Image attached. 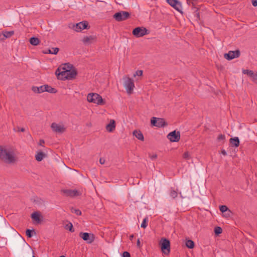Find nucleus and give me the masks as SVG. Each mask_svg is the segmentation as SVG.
I'll use <instances>...</instances> for the list:
<instances>
[{
	"label": "nucleus",
	"instance_id": "obj_35",
	"mask_svg": "<svg viewBox=\"0 0 257 257\" xmlns=\"http://www.w3.org/2000/svg\"><path fill=\"white\" fill-rule=\"evenodd\" d=\"M72 66L69 64H65L63 66L60 67L58 68H66V69L72 70Z\"/></svg>",
	"mask_w": 257,
	"mask_h": 257
},
{
	"label": "nucleus",
	"instance_id": "obj_40",
	"mask_svg": "<svg viewBox=\"0 0 257 257\" xmlns=\"http://www.w3.org/2000/svg\"><path fill=\"white\" fill-rule=\"evenodd\" d=\"M218 141H224L225 140V136L222 134L219 135L217 137Z\"/></svg>",
	"mask_w": 257,
	"mask_h": 257
},
{
	"label": "nucleus",
	"instance_id": "obj_31",
	"mask_svg": "<svg viewBox=\"0 0 257 257\" xmlns=\"http://www.w3.org/2000/svg\"><path fill=\"white\" fill-rule=\"evenodd\" d=\"M187 2L189 5H192L193 8H196L197 0H187Z\"/></svg>",
	"mask_w": 257,
	"mask_h": 257
},
{
	"label": "nucleus",
	"instance_id": "obj_41",
	"mask_svg": "<svg viewBox=\"0 0 257 257\" xmlns=\"http://www.w3.org/2000/svg\"><path fill=\"white\" fill-rule=\"evenodd\" d=\"M130 253L127 251H124L122 253V257H130Z\"/></svg>",
	"mask_w": 257,
	"mask_h": 257
},
{
	"label": "nucleus",
	"instance_id": "obj_11",
	"mask_svg": "<svg viewBox=\"0 0 257 257\" xmlns=\"http://www.w3.org/2000/svg\"><path fill=\"white\" fill-rule=\"evenodd\" d=\"M52 130L57 133H62L65 132L66 128L62 123H57L53 122L51 126Z\"/></svg>",
	"mask_w": 257,
	"mask_h": 257
},
{
	"label": "nucleus",
	"instance_id": "obj_33",
	"mask_svg": "<svg viewBox=\"0 0 257 257\" xmlns=\"http://www.w3.org/2000/svg\"><path fill=\"white\" fill-rule=\"evenodd\" d=\"M222 231V229L220 227L216 226L214 228V232L216 234H220Z\"/></svg>",
	"mask_w": 257,
	"mask_h": 257
},
{
	"label": "nucleus",
	"instance_id": "obj_46",
	"mask_svg": "<svg viewBox=\"0 0 257 257\" xmlns=\"http://www.w3.org/2000/svg\"><path fill=\"white\" fill-rule=\"evenodd\" d=\"M221 154L224 156L227 155V153L224 150H221Z\"/></svg>",
	"mask_w": 257,
	"mask_h": 257
},
{
	"label": "nucleus",
	"instance_id": "obj_5",
	"mask_svg": "<svg viewBox=\"0 0 257 257\" xmlns=\"http://www.w3.org/2000/svg\"><path fill=\"white\" fill-rule=\"evenodd\" d=\"M160 244L162 252L168 254L170 251V241L165 238H162L160 241Z\"/></svg>",
	"mask_w": 257,
	"mask_h": 257
},
{
	"label": "nucleus",
	"instance_id": "obj_32",
	"mask_svg": "<svg viewBox=\"0 0 257 257\" xmlns=\"http://www.w3.org/2000/svg\"><path fill=\"white\" fill-rule=\"evenodd\" d=\"M170 195L172 198H175L178 196V193L174 190H171L170 191Z\"/></svg>",
	"mask_w": 257,
	"mask_h": 257
},
{
	"label": "nucleus",
	"instance_id": "obj_43",
	"mask_svg": "<svg viewBox=\"0 0 257 257\" xmlns=\"http://www.w3.org/2000/svg\"><path fill=\"white\" fill-rule=\"evenodd\" d=\"M251 2H252V5H253V6H254V7L257 6V0H252Z\"/></svg>",
	"mask_w": 257,
	"mask_h": 257
},
{
	"label": "nucleus",
	"instance_id": "obj_22",
	"mask_svg": "<svg viewBox=\"0 0 257 257\" xmlns=\"http://www.w3.org/2000/svg\"><path fill=\"white\" fill-rule=\"evenodd\" d=\"M133 135L135 136L138 140L144 141V137L143 134L140 131L135 130L133 132Z\"/></svg>",
	"mask_w": 257,
	"mask_h": 257
},
{
	"label": "nucleus",
	"instance_id": "obj_37",
	"mask_svg": "<svg viewBox=\"0 0 257 257\" xmlns=\"http://www.w3.org/2000/svg\"><path fill=\"white\" fill-rule=\"evenodd\" d=\"M183 158L186 160H189L191 158V156L188 152H186L183 154Z\"/></svg>",
	"mask_w": 257,
	"mask_h": 257
},
{
	"label": "nucleus",
	"instance_id": "obj_8",
	"mask_svg": "<svg viewBox=\"0 0 257 257\" xmlns=\"http://www.w3.org/2000/svg\"><path fill=\"white\" fill-rule=\"evenodd\" d=\"M130 16V14L127 12L121 11L118 13H115L113 18L117 21H122L127 19Z\"/></svg>",
	"mask_w": 257,
	"mask_h": 257
},
{
	"label": "nucleus",
	"instance_id": "obj_6",
	"mask_svg": "<svg viewBox=\"0 0 257 257\" xmlns=\"http://www.w3.org/2000/svg\"><path fill=\"white\" fill-rule=\"evenodd\" d=\"M134 36L137 38L142 37L148 34V30L144 27H137L132 32Z\"/></svg>",
	"mask_w": 257,
	"mask_h": 257
},
{
	"label": "nucleus",
	"instance_id": "obj_24",
	"mask_svg": "<svg viewBox=\"0 0 257 257\" xmlns=\"http://www.w3.org/2000/svg\"><path fill=\"white\" fill-rule=\"evenodd\" d=\"M30 43L33 46H37L40 43V40L37 38L32 37L30 39Z\"/></svg>",
	"mask_w": 257,
	"mask_h": 257
},
{
	"label": "nucleus",
	"instance_id": "obj_16",
	"mask_svg": "<svg viewBox=\"0 0 257 257\" xmlns=\"http://www.w3.org/2000/svg\"><path fill=\"white\" fill-rule=\"evenodd\" d=\"M64 195L70 197H75L80 195V193L77 190L65 189L62 191Z\"/></svg>",
	"mask_w": 257,
	"mask_h": 257
},
{
	"label": "nucleus",
	"instance_id": "obj_39",
	"mask_svg": "<svg viewBox=\"0 0 257 257\" xmlns=\"http://www.w3.org/2000/svg\"><path fill=\"white\" fill-rule=\"evenodd\" d=\"M72 212L75 213L77 215H80L81 214V212L79 209H72Z\"/></svg>",
	"mask_w": 257,
	"mask_h": 257
},
{
	"label": "nucleus",
	"instance_id": "obj_23",
	"mask_svg": "<svg viewBox=\"0 0 257 257\" xmlns=\"http://www.w3.org/2000/svg\"><path fill=\"white\" fill-rule=\"evenodd\" d=\"M229 141L231 146L233 147H237L239 145V140L238 137L231 138Z\"/></svg>",
	"mask_w": 257,
	"mask_h": 257
},
{
	"label": "nucleus",
	"instance_id": "obj_42",
	"mask_svg": "<svg viewBox=\"0 0 257 257\" xmlns=\"http://www.w3.org/2000/svg\"><path fill=\"white\" fill-rule=\"evenodd\" d=\"M149 157L152 160H155L157 158V155L156 154H150Z\"/></svg>",
	"mask_w": 257,
	"mask_h": 257
},
{
	"label": "nucleus",
	"instance_id": "obj_4",
	"mask_svg": "<svg viewBox=\"0 0 257 257\" xmlns=\"http://www.w3.org/2000/svg\"><path fill=\"white\" fill-rule=\"evenodd\" d=\"M123 80L124 81L123 85L127 93L128 94H132L135 88L134 80L127 76H124L123 77Z\"/></svg>",
	"mask_w": 257,
	"mask_h": 257
},
{
	"label": "nucleus",
	"instance_id": "obj_51",
	"mask_svg": "<svg viewBox=\"0 0 257 257\" xmlns=\"http://www.w3.org/2000/svg\"><path fill=\"white\" fill-rule=\"evenodd\" d=\"M33 257H35V255H33Z\"/></svg>",
	"mask_w": 257,
	"mask_h": 257
},
{
	"label": "nucleus",
	"instance_id": "obj_1",
	"mask_svg": "<svg viewBox=\"0 0 257 257\" xmlns=\"http://www.w3.org/2000/svg\"><path fill=\"white\" fill-rule=\"evenodd\" d=\"M0 160L8 164H14L18 161L16 150L7 145L0 146Z\"/></svg>",
	"mask_w": 257,
	"mask_h": 257
},
{
	"label": "nucleus",
	"instance_id": "obj_18",
	"mask_svg": "<svg viewBox=\"0 0 257 257\" xmlns=\"http://www.w3.org/2000/svg\"><path fill=\"white\" fill-rule=\"evenodd\" d=\"M97 38L96 36L91 35L84 37L82 40V41L84 45H87L95 42Z\"/></svg>",
	"mask_w": 257,
	"mask_h": 257
},
{
	"label": "nucleus",
	"instance_id": "obj_3",
	"mask_svg": "<svg viewBox=\"0 0 257 257\" xmlns=\"http://www.w3.org/2000/svg\"><path fill=\"white\" fill-rule=\"evenodd\" d=\"M87 100L89 102H92L97 105H103L105 103L102 97L96 93H90L87 95Z\"/></svg>",
	"mask_w": 257,
	"mask_h": 257
},
{
	"label": "nucleus",
	"instance_id": "obj_9",
	"mask_svg": "<svg viewBox=\"0 0 257 257\" xmlns=\"http://www.w3.org/2000/svg\"><path fill=\"white\" fill-rule=\"evenodd\" d=\"M167 3L173 7L174 9L179 12L182 13V4L178 0H166Z\"/></svg>",
	"mask_w": 257,
	"mask_h": 257
},
{
	"label": "nucleus",
	"instance_id": "obj_29",
	"mask_svg": "<svg viewBox=\"0 0 257 257\" xmlns=\"http://www.w3.org/2000/svg\"><path fill=\"white\" fill-rule=\"evenodd\" d=\"M26 234L28 237L31 238L33 236V234H36V232L34 230L28 229L26 231Z\"/></svg>",
	"mask_w": 257,
	"mask_h": 257
},
{
	"label": "nucleus",
	"instance_id": "obj_15",
	"mask_svg": "<svg viewBox=\"0 0 257 257\" xmlns=\"http://www.w3.org/2000/svg\"><path fill=\"white\" fill-rule=\"evenodd\" d=\"M240 55V52L239 50H236L234 51H229L228 53L224 54V57L227 60H232L235 58H237Z\"/></svg>",
	"mask_w": 257,
	"mask_h": 257
},
{
	"label": "nucleus",
	"instance_id": "obj_47",
	"mask_svg": "<svg viewBox=\"0 0 257 257\" xmlns=\"http://www.w3.org/2000/svg\"><path fill=\"white\" fill-rule=\"evenodd\" d=\"M140 240H139V239H138V241H137V245H138V246H139V245H140Z\"/></svg>",
	"mask_w": 257,
	"mask_h": 257
},
{
	"label": "nucleus",
	"instance_id": "obj_21",
	"mask_svg": "<svg viewBox=\"0 0 257 257\" xmlns=\"http://www.w3.org/2000/svg\"><path fill=\"white\" fill-rule=\"evenodd\" d=\"M219 210L222 213L225 212V215L226 217H229L230 216V211L229 210H228V208H227V207L226 206H225V205L220 206Z\"/></svg>",
	"mask_w": 257,
	"mask_h": 257
},
{
	"label": "nucleus",
	"instance_id": "obj_12",
	"mask_svg": "<svg viewBox=\"0 0 257 257\" xmlns=\"http://www.w3.org/2000/svg\"><path fill=\"white\" fill-rule=\"evenodd\" d=\"M167 138L171 142H177L180 140V133L179 132H176V131H173L167 135Z\"/></svg>",
	"mask_w": 257,
	"mask_h": 257
},
{
	"label": "nucleus",
	"instance_id": "obj_25",
	"mask_svg": "<svg viewBox=\"0 0 257 257\" xmlns=\"http://www.w3.org/2000/svg\"><path fill=\"white\" fill-rule=\"evenodd\" d=\"M45 92H48L51 93H56L57 92L55 88H53L48 85H45Z\"/></svg>",
	"mask_w": 257,
	"mask_h": 257
},
{
	"label": "nucleus",
	"instance_id": "obj_34",
	"mask_svg": "<svg viewBox=\"0 0 257 257\" xmlns=\"http://www.w3.org/2000/svg\"><path fill=\"white\" fill-rule=\"evenodd\" d=\"M148 219L147 217L143 219V221L141 225V227L145 228L147 226Z\"/></svg>",
	"mask_w": 257,
	"mask_h": 257
},
{
	"label": "nucleus",
	"instance_id": "obj_20",
	"mask_svg": "<svg viewBox=\"0 0 257 257\" xmlns=\"http://www.w3.org/2000/svg\"><path fill=\"white\" fill-rule=\"evenodd\" d=\"M115 128V122L114 120L111 119L109 123L106 125V129L108 132H112Z\"/></svg>",
	"mask_w": 257,
	"mask_h": 257
},
{
	"label": "nucleus",
	"instance_id": "obj_13",
	"mask_svg": "<svg viewBox=\"0 0 257 257\" xmlns=\"http://www.w3.org/2000/svg\"><path fill=\"white\" fill-rule=\"evenodd\" d=\"M88 25L87 21H82L74 25L73 29L76 32H80L84 29H87Z\"/></svg>",
	"mask_w": 257,
	"mask_h": 257
},
{
	"label": "nucleus",
	"instance_id": "obj_49",
	"mask_svg": "<svg viewBox=\"0 0 257 257\" xmlns=\"http://www.w3.org/2000/svg\"><path fill=\"white\" fill-rule=\"evenodd\" d=\"M133 237H134V235H132L130 236V238H131V239H132Z\"/></svg>",
	"mask_w": 257,
	"mask_h": 257
},
{
	"label": "nucleus",
	"instance_id": "obj_45",
	"mask_svg": "<svg viewBox=\"0 0 257 257\" xmlns=\"http://www.w3.org/2000/svg\"><path fill=\"white\" fill-rule=\"evenodd\" d=\"M44 143H45L44 141L43 140H41L39 142V145L41 146H43Z\"/></svg>",
	"mask_w": 257,
	"mask_h": 257
},
{
	"label": "nucleus",
	"instance_id": "obj_38",
	"mask_svg": "<svg viewBox=\"0 0 257 257\" xmlns=\"http://www.w3.org/2000/svg\"><path fill=\"white\" fill-rule=\"evenodd\" d=\"M143 72L142 70H138L134 74L133 76L134 77H136L137 76H141L143 75Z\"/></svg>",
	"mask_w": 257,
	"mask_h": 257
},
{
	"label": "nucleus",
	"instance_id": "obj_50",
	"mask_svg": "<svg viewBox=\"0 0 257 257\" xmlns=\"http://www.w3.org/2000/svg\"><path fill=\"white\" fill-rule=\"evenodd\" d=\"M60 257H66V256H65L64 255H61Z\"/></svg>",
	"mask_w": 257,
	"mask_h": 257
},
{
	"label": "nucleus",
	"instance_id": "obj_30",
	"mask_svg": "<svg viewBox=\"0 0 257 257\" xmlns=\"http://www.w3.org/2000/svg\"><path fill=\"white\" fill-rule=\"evenodd\" d=\"M186 245L189 248H193L194 246V242L190 239L187 240L186 241Z\"/></svg>",
	"mask_w": 257,
	"mask_h": 257
},
{
	"label": "nucleus",
	"instance_id": "obj_10",
	"mask_svg": "<svg viewBox=\"0 0 257 257\" xmlns=\"http://www.w3.org/2000/svg\"><path fill=\"white\" fill-rule=\"evenodd\" d=\"M151 122L152 125L159 127H164L166 125L165 119L161 118L153 117L151 119Z\"/></svg>",
	"mask_w": 257,
	"mask_h": 257
},
{
	"label": "nucleus",
	"instance_id": "obj_48",
	"mask_svg": "<svg viewBox=\"0 0 257 257\" xmlns=\"http://www.w3.org/2000/svg\"><path fill=\"white\" fill-rule=\"evenodd\" d=\"M20 131H21V132H25V128H22L21 129V130H20Z\"/></svg>",
	"mask_w": 257,
	"mask_h": 257
},
{
	"label": "nucleus",
	"instance_id": "obj_2",
	"mask_svg": "<svg viewBox=\"0 0 257 257\" xmlns=\"http://www.w3.org/2000/svg\"><path fill=\"white\" fill-rule=\"evenodd\" d=\"M56 75L60 80H70L74 78L77 75V72L75 69H66V68H58L56 72Z\"/></svg>",
	"mask_w": 257,
	"mask_h": 257
},
{
	"label": "nucleus",
	"instance_id": "obj_36",
	"mask_svg": "<svg viewBox=\"0 0 257 257\" xmlns=\"http://www.w3.org/2000/svg\"><path fill=\"white\" fill-rule=\"evenodd\" d=\"M65 229H67V230H69V231H72V232L74 231V230H72V229H73V225H72V224L71 223H70L67 224L65 226Z\"/></svg>",
	"mask_w": 257,
	"mask_h": 257
},
{
	"label": "nucleus",
	"instance_id": "obj_7",
	"mask_svg": "<svg viewBox=\"0 0 257 257\" xmlns=\"http://www.w3.org/2000/svg\"><path fill=\"white\" fill-rule=\"evenodd\" d=\"M79 236L85 240L87 243H91L94 240V235L92 233L87 232H80Z\"/></svg>",
	"mask_w": 257,
	"mask_h": 257
},
{
	"label": "nucleus",
	"instance_id": "obj_28",
	"mask_svg": "<svg viewBox=\"0 0 257 257\" xmlns=\"http://www.w3.org/2000/svg\"><path fill=\"white\" fill-rule=\"evenodd\" d=\"M14 34V32L12 31H4L3 33V36L5 38H10Z\"/></svg>",
	"mask_w": 257,
	"mask_h": 257
},
{
	"label": "nucleus",
	"instance_id": "obj_17",
	"mask_svg": "<svg viewBox=\"0 0 257 257\" xmlns=\"http://www.w3.org/2000/svg\"><path fill=\"white\" fill-rule=\"evenodd\" d=\"M31 217L32 219L35 221V223L39 224L41 223L43 220V216L41 215V213L38 211L33 212Z\"/></svg>",
	"mask_w": 257,
	"mask_h": 257
},
{
	"label": "nucleus",
	"instance_id": "obj_27",
	"mask_svg": "<svg viewBox=\"0 0 257 257\" xmlns=\"http://www.w3.org/2000/svg\"><path fill=\"white\" fill-rule=\"evenodd\" d=\"M44 156H45V154L42 152H40L38 153L36 155L35 158H36V159L37 161L40 162V161H41L43 159Z\"/></svg>",
	"mask_w": 257,
	"mask_h": 257
},
{
	"label": "nucleus",
	"instance_id": "obj_26",
	"mask_svg": "<svg viewBox=\"0 0 257 257\" xmlns=\"http://www.w3.org/2000/svg\"><path fill=\"white\" fill-rule=\"evenodd\" d=\"M59 51V48H53L52 49H48L44 53L45 54H57Z\"/></svg>",
	"mask_w": 257,
	"mask_h": 257
},
{
	"label": "nucleus",
	"instance_id": "obj_19",
	"mask_svg": "<svg viewBox=\"0 0 257 257\" xmlns=\"http://www.w3.org/2000/svg\"><path fill=\"white\" fill-rule=\"evenodd\" d=\"M45 85L40 86L39 87L38 86H33L32 87V91L36 93H41L44 92H45Z\"/></svg>",
	"mask_w": 257,
	"mask_h": 257
},
{
	"label": "nucleus",
	"instance_id": "obj_14",
	"mask_svg": "<svg viewBox=\"0 0 257 257\" xmlns=\"http://www.w3.org/2000/svg\"><path fill=\"white\" fill-rule=\"evenodd\" d=\"M242 73L247 74L251 78V80L254 83L257 84V72L248 69H243Z\"/></svg>",
	"mask_w": 257,
	"mask_h": 257
},
{
	"label": "nucleus",
	"instance_id": "obj_44",
	"mask_svg": "<svg viewBox=\"0 0 257 257\" xmlns=\"http://www.w3.org/2000/svg\"><path fill=\"white\" fill-rule=\"evenodd\" d=\"M99 162L101 164H104L105 163V160L103 158H100L99 159Z\"/></svg>",
	"mask_w": 257,
	"mask_h": 257
}]
</instances>
